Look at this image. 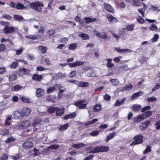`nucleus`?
Instances as JSON below:
<instances>
[{
	"label": "nucleus",
	"instance_id": "f257e3e1",
	"mask_svg": "<svg viewBox=\"0 0 160 160\" xmlns=\"http://www.w3.org/2000/svg\"><path fill=\"white\" fill-rule=\"evenodd\" d=\"M91 150H90L88 153H95L100 152H107L109 149V148L108 146H97L95 147H90Z\"/></svg>",
	"mask_w": 160,
	"mask_h": 160
},
{
	"label": "nucleus",
	"instance_id": "f03ea898",
	"mask_svg": "<svg viewBox=\"0 0 160 160\" xmlns=\"http://www.w3.org/2000/svg\"><path fill=\"white\" fill-rule=\"evenodd\" d=\"M29 7L35 10L38 12H41L42 11V8L44 7L43 3L39 1H36L30 3L29 4Z\"/></svg>",
	"mask_w": 160,
	"mask_h": 160
},
{
	"label": "nucleus",
	"instance_id": "7ed1b4c3",
	"mask_svg": "<svg viewBox=\"0 0 160 160\" xmlns=\"http://www.w3.org/2000/svg\"><path fill=\"white\" fill-rule=\"evenodd\" d=\"M143 136L141 134L136 135L133 137L134 140L130 144L131 146H135L142 143L143 141Z\"/></svg>",
	"mask_w": 160,
	"mask_h": 160
},
{
	"label": "nucleus",
	"instance_id": "20e7f679",
	"mask_svg": "<svg viewBox=\"0 0 160 160\" xmlns=\"http://www.w3.org/2000/svg\"><path fill=\"white\" fill-rule=\"evenodd\" d=\"M85 101V100L79 101L75 102L74 104L75 106L78 107V108L79 109H84L86 107L87 105V103H83V102Z\"/></svg>",
	"mask_w": 160,
	"mask_h": 160
},
{
	"label": "nucleus",
	"instance_id": "39448f33",
	"mask_svg": "<svg viewBox=\"0 0 160 160\" xmlns=\"http://www.w3.org/2000/svg\"><path fill=\"white\" fill-rule=\"evenodd\" d=\"M34 144L31 141H27L24 142L22 144V146L25 149H29L33 146Z\"/></svg>",
	"mask_w": 160,
	"mask_h": 160
},
{
	"label": "nucleus",
	"instance_id": "423d86ee",
	"mask_svg": "<svg viewBox=\"0 0 160 160\" xmlns=\"http://www.w3.org/2000/svg\"><path fill=\"white\" fill-rule=\"evenodd\" d=\"M15 28L12 27H8L5 26L2 29V31L6 34L12 33L14 31Z\"/></svg>",
	"mask_w": 160,
	"mask_h": 160
},
{
	"label": "nucleus",
	"instance_id": "0eeeda50",
	"mask_svg": "<svg viewBox=\"0 0 160 160\" xmlns=\"http://www.w3.org/2000/svg\"><path fill=\"white\" fill-rule=\"evenodd\" d=\"M30 124V122L29 120H26L21 123L19 127L22 129H25L29 127Z\"/></svg>",
	"mask_w": 160,
	"mask_h": 160
},
{
	"label": "nucleus",
	"instance_id": "6e6552de",
	"mask_svg": "<svg viewBox=\"0 0 160 160\" xmlns=\"http://www.w3.org/2000/svg\"><path fill=\"white\" fill-rule=\"evenodd\" d=\"M21 111L22 117H24L29 115L30 114L31 110L28 108H24Z\"/></svg>",
	"mask_w": 160,
	"mask_h": 160
},
{
	"label": "nucleus",
	"instance_id": "1a4fd4ad",
	"mask_svg": "<svg viewBox=\"0 0 160 160\" xmlns=\"http://www.w3.org/2000/svg\"><path fill=\"white\" fill-rule=\"evenodd\" d=\"M106 17L108 21L111 23H116L118 22V19L115 17L110 14H107Z\"/></svg>",
	"mask_w": 160,
	"mask_h": 160
},
{
	"label": "nucleus",
	"instance_id": "9d476101",
	"mask_svg": "<svg viewBox=\"0 0 160 160\" xmlns=\"http://www.w3.org/2000/svg\"><path fill=\"white\" fill-rule=\"evenodd\" d=\"M42 120L39 119H35L34 120L33 122L32 123V125L34 127L33 130L35 131H38V128H35V127L39 125L40 124H42Z\"/></svg>",
	"mask_w": 160,
	"mask_h": 160
},
{
	"label": "nucleus",
	"instance_id": "9b49d317",
	"mask_svg": "<svg viewBox=\"0 0 160 160\" xmlns=\"http://www.w3.org/2000/svg\"><path fill=\"white\" fill-rule=\"evenodd\" d=\"M103 5L105 10L108 12H113L114 10L112 6L108 3H104Z\"/></svg>",
	"mask_w": 160,
	"mask_h": 160
},
{
	"label": "nucleus",
	"instance_id": "f8f14e48",
	"mask_svg": "<svg viewBox=\"0 0 160 160\" xmlns=\"http://www.w3.org/2000/svg\"><path fill=\"white\" fill-rule=\"evenodd\" d=\"M18 71L24 75H28L30 73V71L29 69L25 68H20Z\"/></svg>",
	"mask_w": 160,
	"mask_h": 160
},
{
	"label": "nucleus",
	"instance_id": "ddd939ff",
	"mask_svg": "<svg viewBox=\"0 0 160 160\" xmlns=\"http://www.w3.org/2000/svg\"><path fill=\"white\" fill-rule=\"evenodd\" d=\"M42 77L43 76L42 75L34 74L33 75L32 78L33 80L40 82L42 80Z\"/></svg>",
	"mask_w": 160,
	"mask_h": 160
},
{
	"label": "nucleus",
	"instance_id": "4468645a",
	"mask_svg": "<svg viewBox=\"0 0 160 160\" xmlns=\"http://www.w3.org/2000/svg\"><path fill=\"white\" fill-rule=\"evenodd\" d=\"M143 117L142 116V114H140L138 115L137 116L133 118V122H134L138 123L141 122L142 120H144L143 119Z\"/></svg>",
	"mask_w": 160,
	"mask_h": 160
},
{
	"label": "nucleus",
	"instance_id": "2eb2a0df",
	"mask_svg": "<svg viewBox=\"0 0 160 160\" xmlns=\"http://www.w3.org/2000/svg\"><path fill=\"white\" fill-rule=\"evenodd\" d=\"M76 112H74L65 115L63 117V119L64 120H67L70 118H73L76 117Z\"/></svg>",
	"mask_w": 160,
	"mask_h": 160
},
{
	"label": "nucleus",
	"instance_id": "dca6fc26",
	"mask_svg": "<svg viewBox=\"0 0 160 160\" xmlns=\"http://www.w3.org/2000/svg\"><path fill=\"white\" fill-rule=\"evenodd\" d=\"M143 92L142 91H139L138 92L134 93L131 96V100H134L136 98L142 95L143 94Z\"/></svg>",
	"mask_w": 160,
	"mask_h": 160
},
{
	"label": "nucleus",
	"instance_id": "f3484780",
	"mask_svg": "<svg viewBox=\"0 0 160 160\" xmlns=\"http://www.w3.org/2000/svg\"><path fill=\"white\" fill-rule=\"evenodd\" d=\"M13 117L15 119H19L22 117L21 111L20 112L18 111H16L13 112Z\"/></svg>",
	"mask_w": 160,
	"mask_h": 160
},
{
	"label": "nucleus",
	"instance_id": "a211bd4d",
	"mask_svg": "<svg viewBox=\"0 0 160 160\" xmlns=\"http://www.w3.org/2000/svg\"><path fill=\"white\" fill-rule=\"evenodd\" d=\"M64 112V108L60 109L58 108L56 112V115L58 116H61L63 114Z\"/></svg>",
	"mask_w": 160,
	"mask_h": 160
},
{
	"label": "nucleus",
	"instance_id": "6ab92c4d",
	"mask_svg": "<svg viewBox=\"0 0 160 160\" xmlns=\"http://www.w3.org/2000/svg\"><path fill=\"white\" fill-rule=\"evenodd\" d=\"M36 95L38 97H40L44 95V91L41 88H38L36 91Z\"/></svg>",
	"mask_w": 160,
	"mask_h": 160
},
{
	"label": "nucleus",
	"instance_id": "aec40b11",
	"mask_svg": "<svg viewBox=\"0 0 160 160\" xmlns=\"http://www.w3.org/2000/svg\"><path fill=\"white\" fill-rule=\"evenodd\" d=\"M69 127V125L68 123L61 125L58 128V130L60 131H63L67 130Z\"/></svg>",
	"mask_w": 160,
	"mask_h": 160
},
{
	"label": "nucleus",
	"instance_id": "412c9836",
	"mask_svg": "<svg viewBox=\"0 0 160 160\" xmlns=\"http://www.w3.org/2000/svg\"><path fill=\"white\" fill-rule=\"evenodd\" d=\"M39 50L40 51L41 53L44 54L47 52L48 48L47 47L42 46H39L38 47Z\"/></svg>",
	"mask_w": 160,
	"mask_h": 160
},
{
	"label": "nucleus",
	"instance_id": "4be33fe9",
	"mask_svg": "<svg viewBox=\"0 0 160 160\" xmlns=\"http://www.w3.org/2000/svg\"><path fill=\"white\" fill-rule=\"evenodd\" d=\"M78 85L79 87L82 88H84L88 86L89 85V83L87 82H84L82 81L80 82H79L78 81Z\"/></svg>",
	"mask_w": 160,
	"mask_h": 160
},
{
	"label": "nucleus",
	"instance_id": "5701e85b",
	"mask_svg": "<svg viewBox=\"0 0 160 160\" xmlns=\"http://www.w3.org/2000/svg\"><path fill=\"white\" fill-rule=\"evenodd\" d=\"M135 25L132 24L131 25L127 24L126 26L125 29L128 31H132L134 29Z\"/></svg>",
	"mask_w": 160,
	"mask_h": 160
},
{
	"label": "nucleus",
	"instance_id": "b1692460",
	"mask_svg": "<svg viewBox=\"0 0 160 160\" xmlns=\"http://www.w3.org/2000/svg\"><path fill=\"white\" fill-rule=\"evenodd\" d=\"M152 114V112L151 111L145 112L142 114V116H143V119H145L151 116Z\"/></svg>",
	"mask_w": 160,
	"mask_h": 160
},
{
	"label": "nucleus",
	"instance_id": "393cba45",
	"mask_svg": "<svg viewBox=\"0 0 160 160\" xmlns=\"http://www.w3.org/2000/svg\"><path fill=\"white\" fill-rule=\"evenodd\" d=\"M102 108V106L100 104L97 103L93 107V110L94 112L99 111Z\"/></svg>",
	"mask_w": 160,
	"mask_h": 160
},
{
	"label": "nucleus",
	"instance_id": "a878e982",
	"mask_svg": "<svg viewBox=\"0 0 160 160\" xmlns=\"http://www.w3.org/2000/svg\"><path fill=\"white\" fill-rule=\"evenodd\" d=\"M57 109H58V107H51L48 108L47 111L49 113L52 114L56 112Z\"/></svg>",
	"mask_w": 160,
	"mask_h": 160
},
{
	"label": "nucleus",
	"instance_id": "bb28decb",
	"mask_svg": "<svg viewBox=\"0 0 160 160\" xmlns=\"http://www.w3.org/2000/svg\"><path fill=\"white\" fill-rule=\"evenodd\" d=\"M84 19L85 21V22L86 23H89L96 20L97 19L96 18H91L89 17L85 18Z\"/></svg>",
	"mask_w": 160,
	"mask_h": 160
},
{
	"label": "nucleus",
	"instance_id": "cd10ccee",
	"mask_svg": "<svg viewBox=\"0 0 160 160\" xmlns=\"http://www.w3.org/2000/svg\"><path fill=\"white\" fill-rule=\"evenodd\" d=\"M79 36L81 37L83 40H89L90 38V37L88 34L84 33L80 34Z\"/></svg>",
	"mask_w": 160,
	"mask_h": 160
},
{
	"label": "nucleus",
	"instance_id": "c85d7f7f",
	"mask_svg": "<svg viewBox=\"0 0 160 160\" xmlns=\"http://www.w3.org/2000/svg\"><path fill=\"white\" fill-rule=\"evenodd\" d=\"M22 87L19 85H17L12 87L11 90L13 91H18L20 90Z\"/></svg>",
	"mask_w": 160,
	"mask_h": 160
},
{
	"label": "nucleus",
	"instance_id": "c756f323",
	"mask_svg": "<svg viewBox=\"0 0 160 160\" xmlns=\"http://www.w3.org/2000/svg\"><path fill=\"white\" fill-rule=\"evenodd\" d=\"M116 132H114L112 133H110L109 135L107 136L106 139V142H108L109 140L113 138L115 136Z\"/></svg>",
	"mask_w": 160,
	"mask_h": 160
},
{
	"label": "nucleus",
	"instance_id": "7c9ffc66",
	"mask_svg": "<svg viewBox=\"0 0 160 160\" xmlns=\"http://www.w3.org/2000/svg\"><path fill=\"white\" fill-rule=\"evenodd\" d=\"M108 62L106 65L108 67L112 68L114 66V64L112 63V59L111 58H108L106 59Z\"/></svg>",
	"mask_w": 160,
	"mask_h": 160
},
{
	"label": "nucleus",
	"instance_id": "2f4dec72",
	"mask_svg": "<svg viewBox=\"0 0 160 160\" xmlns=\"http://www.w3.org/2000/svg\"><path fill=\"white\" fill-rule=\"evenodd\" d=\"M159 38V36L158 34H154L153 37L151 39V41L152 43L157 42Z\"/></svg>",
	"mask_w": 160,
	"mask_h": 160
},
{
	"label": "nucleus",
	"instance_id": "473e14b6",
	"mask_svg": "<svg viewBox=\"0 0 160 160\" xmlns=\"http://www.w3.org/2000/svg\"><path fill=\"white\" fill-rule=\"evenodd\" d=\"M132 87V85L130 83L129 85H126L125 87L122 88L120 91H124L125 90H129L131 89Z\"/></svg>",
	"mask_w": 160,
	"mask_h": 160
},
{
	"label": "nucleus",
	"instance_id": "72a5a7b5",
	"mask_svg": "<svg viewBox=\"0 0 160 160\" xmlns=\"http://www.w3.org/2000/svg\"><path fill=\"white\" fill-rule=\"evenodd\" d=\"M59 147V145L58 144H54L51 145L47 148L46 151H48L49 149H57Z\"/></svg>",
	"mask_w": 160,
	"mask_h": 160
},
{
	"label": "nucleus",
	"instance_id": "f704fd0d",
	"mask_svg": "<svg viewBox=\"0 0 160 160\" xmlns=\"http://www.w3.org/2000/svg\"><path fill=\"white\" fill-rule=\"evenodd\" d=\"M114 49L115 51H117L119 53H125L128 51H129V49H121L120 48H115Z\"/></svg>",
	"mask_w": 160,
	"mask_h": 160
},
{
	"label": "nucleus",
	"instance_id": "c9c22d12",
	"mask_svg": "<svg viewBox=\"0 0 160 160\" xmlns=\"http://www.w3.org/2000/svg\"><path fill=\"white\" fill-rule=\"evenodd\" d=\"M14 18L18 21H20L23 19V18L22 15L18 14H14L13 15Z\"/></svg>",
	"mask_w": 160,
	"mask_h": 160
},
{
	"label": "nucleus",
	"instance_id": "e433bc0d",
	"mask_svg": "<svg viewBox=\"0 0 160 160\" xmlns=\"http://www.w3.org/2000/svg\"><path fill=\"white\" fill-rule=\"evenodd\" d=\"M85 146L84 144L83 143H79L76 144H74L72 145V147L76 149H78L82 147Z\"/></svg>",
	"mask_w": 160,
	"mask_h": 160
},
{
	"label": "nucleus",
	"instance_id": "4c0bfd02",
	"mask_svg": "<svg viewBox=\"0 0 160 160\" xmlns=\"http://www.w3.org/2000/svg\"><path fill=\"white\" fill-rule=\"evenodd\" d=\"M141 108V106L139 105L134 104L132 107V109L134 111H137L139 110Z\"/></svg>",
	"mask_w": 160,
	"mask_h": 160
},
{
	"label": "nucleus",
	"instance_id": "58836bf2",
	"mask_svg": "<svg viewBox=\"0 0 160 160\" xmlns=\"http://www.w3.org/2000/svg\"><path fill=\"white\" fill-rule=\"evenodd\" d=\"M149 29L152 31H157L158 29L157 25L154 24H152L151 26L149 27Z\"/></svg>",
	"mask_w": 160,
	"mask_h": 160
},
{
	"label": "nucleus",
	"instance_id": "ea45409f",
	"mask_svg": "<svg viewBox=\"0 0 160 160\" xmlns=\"http://www.w3.org/2000/svg\"><path fill=\"white\" fill-rule=\"evenodd\" d=\"M16 8L18 10H22L23 9H24L25 8L24 5L20 3H18L16 5Z\"/></svg>",
	"mask_w": 160,
	"mask_h": 160
},
{
	"label": "nucleus",
	"instance_id": "a19ab883",
	"mask_svg": "<svg viewBox=\"0 0 160 160\" xmlns=\"http://www.w3.org/2000/svg\"><path fill=\"white\" fill-rule=\"evenodd\" d=\"M137 20L138 22L140 24H142L145 22L144 19L140 16L138 17L137 18Z\"/></svg>",
	"mask_w": 160,
	"mask_h": 160
},
{
	"label": "nucleus",
	"instance_id": "79ce46f5",
	"mask_svg": "<svg viewBox=\"0 0 160 160\" xmlns=\"http://www.w3.org/2000/svg\"><path fill=\"white\" fill-rule=\"evenodd\" d=\"M17 78V76L16 75L14 74L10 75L8 79L9 81L12 82L15 80Z\"/></svg>",
	"mask_w": 160,
	"mask_h": 160
},
{
	"label": "nucleus",
	"instance_id": "37998d69",
	"mask_svg": "<svg viewBox=\"0 0 160 160\" xmlns=\"http://www.w3.org/2000/svg\"><path fill=\"white\" fill-rule=\"evenodd\" d=\"M21 101L23 102H26L27 103H29L30 102L29 101V99L27 98L25 96H22L21 98Z\"/></svg>",
	"mask_w": 160,
	"mask_h": 160
},
{
	"label": "nucleus",
	"instance_id": "c03bdc74",
	"mask_svg": "<svg viewBox=\"0 0 160 160\" xmlns=\"http://www.w3.org/2000/svg\"><path fill=\"white\" fill-rule=\"evenodd\" d=\"M65 92V91L64 90L62 89L60 90L58 95V97L59 99H60L62 98L63 95L62 94Z\"/></svg>",
	"mask_w": 160,
	"mask_h": 160
},
{
	"label": "nucleus",
	"instance_id": "a18cd8bd",
	"mask_svg": "<svg viewBox=\"0 0 160 160\" xmlns=\"http://www.w3.org/2000/svg\"><path fill=\"white\" fill-rule=\"evenodd\" d=\"M9 131L8 129H4L1 131L0 132V134L2 135H8V133Z\"/></svg>",
	"mask_w": 160,
	"mask_h": 160
},
{
	"label": "nucleus",
	"instance_id": "49530a36",
	"mask_svg": "<svg viewBox=\"0 0 160 160\" xmlns=\"http://www.w3.org/2000/svg\"><path fill=\"white\" fill-rule=\"evenodd\" d=\"M25 37L28 39H31L34 40L38 39V37L36 35H26Z\"/></svg>",
	"mask_w": 160,
	"mask_h": 160
},
{
	"label": "nucleus",
	"instance_id": "de8ad7c7",
	"mask_svg": "<svg viewBox=\"0 0 160 160\" xmlns=\"http://www.w3.org/2000/svg\"><path fill=\"white\" fill-rule=\"evenodd\" d=\"M151 151V147L150 146H148L143 152V154H146L147 153L150 152Z\"/></svg>",
	"mask_w": 160,
	"mask_h": 160
},
{
	"label": "nucleus",
	"instance_id": "09e8293b",
	"mask_svg": "<svg viewBox=\"0 0 160 160\" xmlns=\"http://www.w3.org/2000/svg\"><path fill=\"white\" fill-rule=\"evenodd\" d=\"M99 132L98 130H95L91 132L90 133V136L93 137L96 136L98 135L99 134Z\"/></svg>",
	"mask_w": 160,
	"mask_h": 160
},
{
	"label": "nucleus",
	"instance_id": "8fccbe9b",
	"mask_svg": "<svg viewBox=\"0 0 160 160\" xmlns=\"http://www.w3.org/2000/svg\"><path fill=\"white\" fill-rule=\"evenodd\" d=\"M2 17L8 20H11L12 18V16L8 14H4L3 15Z\"/></svg>",
	"mask_w": 160,
	"mask_h": 160
},
{
	"label": "nucleus",
	"instance_id": "3c124183",
	"mask_svg": "<svg viewBox=\"0 0 160 160\" xmlns=\"http://www.w3.org/2000/svg\"><path fill=\"white\" fill-rule=\"evenodd\" d=\"M157 99L156 97H151L148 98L147 100L148 102H151L155 101L157 100Z\"/></svg>",
	"mask_w": 160,
	"mask_h": 160
},
{
	"label": "nucleus",
	"instance_id": "603ef678",
	"mask_svg": "<svg viewBox=\"0 0 160 160\" xmlns=\"http://www.w3.org/2000/svg\"><path fill=\"white\" fill-rule=\"evenodd\" d=\"M151 108V107L149 106H147L144 107L141 109V112H143L145 111L149 110Z\"/></svg>",
	"mask_w": 160,
	"mask_h": 160
},
{
	"label": "nucleus",
	"instance_id": "864d4df0",
	"mask_svg": "<svg viewBox=\"0 0 160 160\" xmlns=\"http://www.w3.org/2000/svg\"><path fill=\"white\" fill-rule=\"evenodd\" d=\"M147 127L143 123H142L139 126L140 129L141 131H143L145 130Z\"/></svg>",
	"mask_w": 160,
	"mask_h": 160
},
{
	"label": "nucleus",
	"instance_id": "5fc2aeb1",
	"mask_svg": "<svg viewBox=\"0 0 160 160\" xmlns=\"http://www.w3.org/2000/svg\"><path fill=\"white\" fill-rule=\"evenodd\" d=\"M56 90L54 87H50L47 89V92L48 93H50Z\"/></svg>",
	"mask_w": 160,
	"mask_h": 160
},
{
	"label": "nucleus",
	"instance_id": "6e6d98bb",
	"mask_svg": "<svg viewBox=\"0 0 160 160\" xmlns=\"http://www.w3.org/2000/svg\"><path fill=\"white\" fill-rule=\"evenodd\" d=\"M99 38L104 39H106L108 38V37L106 34L105 32L101 33L100 35L99 36Z\"/></svg>",
	"mask_w": 160,
	"mask_h": 160
},
{
	"label": "nucleus",
	"instance_id": "4d7b16f0",
	"mask_svg": "<svg viewBox=\"0 0 160 160\" xmlns=\"http://www.w3.org/2000/svg\"><path fill=\"white\" fill-rule=\"evenodd\" d=\"M18 66V63L17 62H14L11 64L10 67L12 68H15Z\"/></svg>",
	"mask_w": 160,
	"mask_h": 160
},
{
	"label": "nucleus",
	"instance_id": "13d9d810",
	"mask_svg": "<svg viewBox=\"0 0 160 160\" xmlns=\"http://www.w3.org/2000/svg\"><path fill=\"white\" fill-rule=\"evenodd\" d=\"M77 47V46L76 44H72L69 46L68 48L69 50H73L76 48Z\"/></svg>",
	"mask_w": 160,
	"mask_h": 160
},
{
	"label": "nucleus",
	"instance_id": "bf43d9fd",
	"mask_svg": "<svg viewBox=\"0 0 160 160\" xmlns=\"http://www.w3.org/2000/svg\"><path fill=\"white\" fill-rule=\"evenodd\" d=\"M104 99L107 101H109L110 100L111 97L108 94H106L103 96Z\"/></svg>",
	"mask_w": 160,
	"mask_h": 160
},
{
	"label": "nucleus",
	"instance_id": "052dcab7",
	"mask_svg": "<svg viewBox=\"0 0 160 160\" xmlns=\"http://www.w3.org/2000/svg\"><path fill=\"white\" fill-rule=\"evenodd\" d=\"M110 81L114 86H116L118 83V82L117 81L116 79H110Z\"/></svg>",
	"mask_w": 160,
	"mask_h": 160
},
{
	"label": "nucleus",
	"instance_id": "680f3d73",
	"mask_svg": "<svg viewBox=\"0 0 160 160\" xmlns=\"http://www.w3.org/2000/svg\"><path fill=\"white\" fill-rule=\"evenodd\" d=\"M150 9L153 12L157 11V12H159L160 11V10L158 9L157 7H155L153 5H151V7Z\"/></svg>",
	"mask_w": 160,
	"mask_h": 160
},
{
	"label": "nucleus",
	"instance_id": "e2e57ef3",
	"mask_svg": "<svg viewBox=\"0 0 160 160\" xmlns=\"http://www.w3.org/2000/svg\"><path fill=\"white\" fill-rule=\"evenodd\" d=\"M94 157L93 154L89 156L85 157L83 160H91Z\"/></svg>",
	"mask_w": 160,
	"mask_h": 160
},
{
	"label": "nucleus",
	"instance_id": "0e129e2a",
	"mask_svg": "<svg viewBox=\"0 0 160 160\" xmlns=\"http://www.w3.org/2000/svg\"><path fill=\"white\" fill-rule=\"evenodd\" d=\"M76 75V71H72L70 72L69 74V76L71 78L74 77Z\"/></svg>",
	"mask_w": 160,
	"mask_h": 160
},
{
	"label": "nucleus",
	"instance_id": "69168bd1",
	"mask_svg": "<svg viewBox=\"0 0 160 160\" xmlns=\"http://www.w3.org/2000/svg\"><path fill=\"white\" fill-rule=\"evenodd\" d=\"M6 71V69L5 67H0V74L4 73Z\"/></svg>",
	"mask_w": 160,
	"mask_h": 160
},
{
	"label": "nucleus",
	"instance_id": "338daca9",
	"mask_svg": "<svg viewBox=\"0 0 160 160\" xmlns=\"http://www.w3.org/2000/svg\"><path fill=\"white\" fill-rule=\"evenodd\" d=\"M160 88V83L157 84L152 89V92L157 90Z\"/></svg>",
	"mask_w": 160,
	"mask_h": 160
},
{
	"label": "nucleus",
	"instance_id": "774afa93",
	"mask_svg": "<svg viewBox=\"0 0 160 160\" xmlns=\"http://www.w3.org/2000/svg\"><path fill=\"white\" fill-rule=\"evenodd\" d=\"M138 12L141 14L142 17H144L145 9L144 10L142 8L138 9Z\"/></svg>",
	"mask_w": 160,
	"mask_h": 160
}]
</instances>
